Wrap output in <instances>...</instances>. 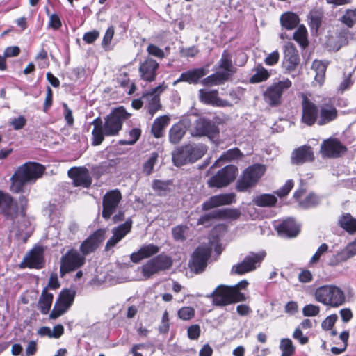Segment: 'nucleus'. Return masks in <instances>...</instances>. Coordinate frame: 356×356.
<instances>
[{"instance_id": "nucleus-8", "label": "nucleus", "mask_w": 356, "mask_h": 356, "mask_svg": "<svg viewBox=\"0 0 356 356\" xmlns=\"http://www.w3.org/2000/svg\"><path fill=\"white\" fill-rule=\"evenodd\" d=\"M266 254L264 251L259 252H250L245 257L243 260L234 265L231 270L232 274L243 275L245 273L254 270L260 266L261 261L265 258Z\"/></svg>"}, {"instance_id": "nucleus-14", "label": "nucleus", "mask_w": 356, "mask_h": 356, "mask_svg": "<svg viewBox=\"0 0 356 356\" xmlns=\"http://www.w3.org/2000/svg\"><path fill=\"white\" fill-rule=\"evenodd\" d=\"M44 252V249L42 246H35L26 254L20 264V267L35 269L42 268L45 264Z\"/></svg>"}, {"instance_id": "nucleus-32", "label": "nucleus", "mask_w": 356, "mask_h": 356, "mask_svg": "<svg viewBox=\"0 0 356 356\" xmlns=\"http://www.w3.org/2000/svg\"><path fill=\"white\" fill-rule=\"evenodd\" d=\"M53 299V293L48 292L47 288H44L38 302V307L42 314H47L49 312Z\"/></svg>"}, {"instance_id": "nucleus-39", "label": "nucleus", "mask_w": 356, "mask_h": 356, "mask_svg": "<svg viewBox=\"0 0 356 356\" xmlns=\"http://www.w3.org/2000/svg\"><path fill=\"white\" fill-rule=\"evenodd\" d=\"M186 128L181 122L174 124L169 131V140L172 143H179L184 134Z\"/></svg>"}, {"instance_id": "nucleus-13", "label": "nucleus", "mask_w": 356, "mask_h": 356, "mask_svg": "<svg viewBox=\"0 0 356 356\" xmlns=\"http://www.w3.org/2000/svg\"><path fill=\"white\" fill-rule=\"evenodd\" d=\"M219 132L218 127L213 122L204 118H198L191 129L193 136H207L214 138Z\"/></svg>"}, {"instance_id": "nucleus-23", "label": "nucleus", "mask_w": 356, "mask_h": 356, "mask_svg": "<svg viewBox=\"0 0 356 356\" xmlns=\"http://www.w3.org/2000/svg\"><path fill=\"white\" fill-rule=\"evenodd\" d=\"M346 151V147L336 138H329L321 145V153L327 157H338Z\"/></svg>"}, {"instance_id": "nucleus-49", "label": "nucleus", "mask_w": 356, "mask_h": 356, "mask_svg": "<svg viewBox=\"0 0 356 356\" xmlns=\"http://www.w3.org/2000/svg\"><path fill=\"white\" fill-rule=\"evenodd\" d=\"M171 182L161 180H154L152 183L153 189L159 195H164L170 191Z\"/></svg>"}, {"instance_id": "nucleus-62", "label": "nucleus", "mask_w": 356, "mask_h": 356, "mask_svg": "<svg viewBox=\"0 0 356 356\" xmlns=\"http://www.w3.org/2000/svg\"><path fill=\"white\" fill-rule=\"evenodd\" d=\"M293 186V181L291 179L287 180L285 184L277 191L275 193L280 197H284L289 194Z\"/></svg>"}, {"instance_id": "nucleus-63", "label": "nucleus", "mask_w": 356, "mask_h": 356, "mask_svg": "<svg viewBox=\"0 0 356 356\" xmlns=\"http://www.w3.org/2000/svg\"><path fill=\"white\" fill-rule=\"evenodd\" d=\"M26 119L24 116L20 115L17 118H13L10 121V124L15 130H19L26 125Z\"/></svg>"}, {"instance_id": "nucleus-11", "label": "nucleus", "mask_w": 356, "mask_h": 356, "mask_svg": "<svg viewBox=\"0 0 356 356\" xmlns=\"http://www.w3.org/2000/svg\"><path fill=\"white\" fill-rule=\"evenodd\" d=\"M84 263V256L76 250H70L60 259V276L63 277L66 273L81 267Z\"/></svg>"}, {"instance_id": "nucleus-18", "label": "nucleus", "mask_w": 356, "mask_h": 356, "mask_svg": "<svg viewBox=\"0 0 356 356\" xmlns=\"http://www.w3.org/2000/svg\"><path fill=\"white\" fill-rule=\"evenodd\" d=\"M302 122L303 123L312 126L318 121L319 113L318 107L305 95H302Z\"/></svg>"}, {"instance_id": "nucleus-44", "label": "nucleus", "mask_w": 356, "mask_h": 356, "mask_svg": "<svg viewBox=\"0 0 356 356\" xmlns=\"http://www.w3.org/2000/svg\"><path fill=\"white\" fill-rule=\"evenodd\" d=\"M254 74L251 76L250 81L252 83L264 81L268 79L270 74L262 65L257 66L254 70Z\"/></svg>"}, {"instance_id": "nucleus-36", "label": "nucleus", "mask_w": 356, "mask_h": 356, "mask_svg": "<svg viewBox=\"0 0 356 356\" xmlns=\"http://www.w3.org/2000/svg\"><path fill=\"white\" fill-rule=\"evenodd\" d=\"M280 22L283 27L288 30L295 29L300 22L298 16L292 12H286L281 15Z\"/></svg>"}, {"instance_id": "nucleus-35", "label": "nucleus", "mask_w": 356, "mask_h": 356, "mask_svg": "<svg viewBox=\"0 0 356 356\" xmlns=\"http://www.w3.org/2000/svg\"><path fill=\"white\" fill-rule=\"evenodd\" d=\"M218 69L222 70L220 72L227 74L228 79L235 72V68L232 65L231 57L226 51L223 52L218 62Z\"/></svg>"}, {"instance_id": "nucleus-9", "label": "nucleus", "mask_w": 356, "mask_h": 356, "mask_svg": "<svg viewBox=\"0 0 356 356\" xmlns=\"http://www.w3.org/2000/svg\"><path fill=\"white\" fill-rule=\"evenodd\" d=\"M291 86L292 83L289 79H283L273 83L264 92V101L272 106L280 105L282 102V94Z\"/></svg>"}, {"instance_id": "nucleus-15", "label": "nucleus", "mask_w": 356, "mask_h": 356, "mask_svg": "<svg viewBox=\"0 0 356 356\" xmlns=\"http://www.w3.org/2000/svg\"><path fill=\"white\" fill-rule=\"evenodd\" d=\"M211 253V248L208 245H201L197 248L192 255L190 267L196 273L202 272L207 266L208 259Z\"/></svg>"}, {"instance_id": "nucleus-47", "label": "nucleus", "mask_w": 356, "mask_h": 356, "mask_svg": "<svg viewBox=\"0 0 356 356\" xmlns=\"http://www.w3.org/2000/svg\"><path fill=\"white\" fill-rule=\"evenodd\" d=\"M75 294L74 290L65 289L60 292L57 300L70 308L74 302Z\"/></svg>"}, {"instance_id": "nucleus-50", "label": "nucleus", "mask_w": 356, "mask_h": 356, "mask_svg": "<svg viewBox=\"0 0 356 356\" xmlns=\"http://www.w3.org/2000/svg\"><path fill=\"white\" fill-rule=\"evenodd\" d=\"M353 256L345 247L343 249L339 251L335 255L332 257L333 259L330 261L332 266L337 265L341 262L346 261L348 259L352 258Z\"/></svg>"}, {"instance_id": "nucleus-40", "label": "nucleus", "mask_w": 356, "mask_h": 356, "mask_svg": "<svg viewBox=\"0 0 356 356\" xmlns=\"http://www.w3.org/2000/svg\"><path fill=\"white\" fill-rule=\"evenodd\" d=\"M327 63L315 60L312 63V69L316 72L315 81L322 86L325 80V74Z\"/></svg>"}, {"instance_id": "nucleus-48", "label": "nucleus", "mask_w": 356, "mask_h": 356, "mask_svg": "<svg viewBox=\"0 0 356 356\" xmlns=\"http://www.w3.org/2000/svg\"><path fill=\"white\" fill-rule=\"evenodd\" d=\"M307 31L304 26H300L293 33V39L302 47H305L308 44Z\"/></svg>"}, {"instance_id": "nucleus-45", "label": "nucleus", "mask_w": 356, "mask_h": 356, "mask_svg": "<svg viewBox=\"0 0 356 356\" xmlns=\"http://www.w3.org/2000/svg\"><path fill=\"white\" fill-rule=\"evenodd\" d=\"M241 156V153L238 148L229 149L223 154H222L218 160L216 161L213 167H218L220 165V163H221L222 161H229L233 159H238Z\"/></svg>"}, {"instance_id": "nucleus-52", "label": "nucleus", "mask_w": 356, "mask_h": 356, "mask_svg": "<svg viewBox=\"0 0 356 356\" xmlns=\"http://www.w3.org/2000/svg\"><path fill=\"white\" fill-rule=\"evenodd\" d=\"M70 308L56 300L54 308L49 314V318L56 319L64 314Z\"/></svg>"}, {"instance_id": "nucleus-12", "label": "nucleus", "mask_w": 356, "mask_h": 356, "mask_svg": "<svg viewBox=\"0 0 356 356\" xmlns=\"http://www.w3.org/2000/svg\"><path fill=\"white\" fill-rule=\"evenodd\" d=\"M237 172L238 168L235 165H227L211 177L208 180L207 184L211 188L225 187L235 179Z\"/></svg>"}, {"instance_id": "nucleus-3", "label": "nucleus", "mask_w": 356, "mask_h": 356, "mask_svg": "<svg viewBox=\"0 0 356 356\" xmlns=\"http://www.w3.org/2000/svg\"><path fill=\"white\" fill-rule=\"evenodd\" d=\"M248 284L246 280H243L234 286H218L211 295L213 297V303L217 306H226L245 301V296L241 290L246 289Z\"/></svg>"}, {"instance_id": "nucleus-17", "label": "nucleus", "mask_w": 356, "mask_h": 356, "mask_svg": "<svg viewBox=\"0 0 356 356\" xmlns=\"http://www.w3.org/2000/svg\"><path fill=\"white\" fill-rule=\"evenodd\" d=\"M159 67V63L150 57H147L140 63L138 71L140 77L147 82H152L156 79L157 71Z\"/></svg>"}, {"instance_id": "nucleus-33", "label": "nucleus", "mask_w": 356, "mask_h": 356, "mask_svg": "<svg viewBox=\"0 0 356 356\" xmlns=\"http://www.w3.org/2000/svg\"><path fill=\"white\" fill-rule=\"evenodd\" d=\"M186 145L177 149L172 153V161L175 165L181 166L191 162Z\"/></svg>"}, {"instance_id": "nucleus-54", "label": "nucleus", "mask_w": 356, "mask_h": 356, "mask_svg": "<svg viewBox=\"0 0 356 356\" xmlns=\"http://www.w3.org/2000/svg\"><path fill=\"white\" fill-rule=\"evenodd\" d=\"M320 203V197L314 194L309 193L303 200L300 202V206L303 208H310L318 205Z\"/></svg>"}, {"instance_id": "nucleus-27", "label": "nucleus", "mask_w": 356, "mask_h": 356, "mask_svg": "<svg viewBox=\"0 0 356 356\" xmlns=\"http://www.w3.org/2000/svg\"><path fill=\"white\" fill-rule=\"evenodd\" d=\"M207 73L208 70L204 67L195 68L181 73L174 84L180 81H185L188 83H197L199 80L207 74Z\"/></svg>"}, {"instance_id": "nucleus-58", "label": "nucleus", "mask_w": 356, "mask_h": 356, "mask_svg": "<svg viewBox=\"0 0 356 356\" xmlns=\"http://www.w3.org/2000/svg\"><path fill=\"white\" fill-rule=\"evenodd\" d=\"M320 308L317 305L309 304L302 309V314L305 316H315L319 314Z\"/></svg>"}, {"instance_id": "nucleus-21", "label": "nucleus", "mask_w": 356, "mask_h": 356, "mask_svg": "<svg viewBox=\"0 0 356 356\" xmlns=\"http://www.w3.org/2000/svg\"><path fill=\"white\" fill-rule=\"evenodd\" d=\"M69 177L72 179L74 186L88 188L92 183L89 171L84 167L72 168L68 170Z\"/></svg>"}, {"instance_id": "nucleus-61", "label": "nucleus", "mask_w": 356, "mask_h": 356, "mask_svg": "<svg viewBox=\"0 0 356 356\" xmlns=\"http://www.w3.org/2000/svg\"><path fill=\"white\" fill-rule=\"evenodd\" d=\"M338 318V316L337 314H332L328 316L323 322L321 324L322 328L325 330H330L333 325H334L335 322L337 321Z\"/></svg>"}, {"instance_id": "nucleus-51", "label": "nucleus", "mask_w": 356, "mask_h": 356, "mask_svg": "<svg viewBox=\"0 0 356 356\" xmlns=\"http://www.w3.org/2000/svg\"><path fill=\"white\" fill-rule=\"evenodd\" d=\"M280 349L282 351L281 356H292L295 351L292 341L288 338L280 341Z\"/></svg>"}, {"instance_id": "nucleus-37", "label": "nucleus", "mask_w": 356, "mask_h": 356, "mask_svg": "<svg viewBox=\"0 0 356 356\" xmlns=\"http://www.w3.org/2000/svg\"><path fill=\"white\" fill-rule=\"evenodd\" d=\"M188 149L190 159L191 162L194 163L198 159H201L206 153L207 149L204 145L202 144H188L186 145Z\"/></svg>"}, {"instance_id": "nucleus-28", "label": "nucleus", "mask_w": 356, "mask_h": 356, "mask_svg": "<svg viewBox=\"0 0 356 356\" xmlns=\"http://www.w3.org/2000/svg\"><path fill=\"white\" fill-rule=\"evenodd\" d=\"M277 230L280 236L292 238L298 234L300 227L293 219L288 218L277 226Z\"/></svg>"}, {"instance_id": "nucleus-55", "label": "nucleus", "mask_w": 356, "mask_h": 356, "mask_svg": "<svg viewBox=\"0 0 356 356\" xmlns=\"http://www.w3.org/2000/svg\"><path fill=\"white\" fill-rule=\"evenodd\" d=\"M188 229L186 225H177L172 228V233L175 241H183L186 239L185 233Z\"/></svg>"}, {"instance_id": "nucleus-6", "label": "nucleus", "mask_w": 356, "mask_h": 356, "mask_svg": "<svg viewBox=\"0 0 356 356\" xmlns=\"http://www.w3.org/2000/svg\"><path fill=\"white\" fill-rule=\"evenodd\" d=\"M266 172V167L261 164H254L248 167L236 183V190L245 192L255 186Z\"/></svg>"}, {"instance_id": "nucleus-1", "label": "nucleus", "mask_w": 356, "mask_h": 356, "mask_svg": "<svg viewBox=\"0 0 356 356\" xmlns=\"http://www.w3.org/2000/svg\"><path fill=\"white\" fill-rule=\"evenodd\" d=\"M28 199L24 195L19 197L18 203L11 195L0 191V213L10 225V232L21 235L29 225L26 214Z\"/></svg>"}, {"instance_id": "nucleus-43", "label": "nucleus", "mask_w": 356, "mask_h": 356, "mask_svg": "<svg viewBox=\"0 0 356 356\" xmlns=\"http://www.w3.org/2000/svg\"><path fill=\"white\" fill-rule=\"evenodd\" d=\"M225 211L216 210L202 216L197 222V225H202L205 227H209L211 224V221L215 218H220L224 215Z\"/></svg>"}, {"instance_id": "nucleus-10", "label": "nucleus", "mask_w": 356, "mask_h": 356, "mask_svg": "<svg viewBox=\"0 0 356 356\" xmlns=\"http://www.w3.org/2000/svg\"><path fill=\"white\" fill-rule=\"evenodd\" d=\"M122 196L118 189L111 190L105 193L102 198V217L110 219L120 207Z\"/></svg>"}, {"instance_id": "nucleus-46", "label": "nucleus", "mask_w": 356, "mask_h": 356, "mask_svg": "<svg viewBox=\"0 0 356 356\" xmlns=\"http://www.w3.org/2000/svg\"><path fill=\"white\" fill-rule=\"evenodd\" d=\"M159 154L154 152L150 154L149 158L143 165V172L146 175H149L154 172V167L158 161Z\"/></svg>"}, {"instance_id": "nucleus-24", "label": "nucleus", "mask_w": 356, "mask_h": 356, "mask_svg": "<svg viewBox=\"0 0 356 356\" xmlns=\"http://www.w3.org/2000/svg\"><path fill=\"white\" fill-rule=\"evenodd\" d=\"M132 222L131 220H127L125 222L114 227L112 229L113 236L107 241L105 250L106 251L110 250L117 243H118L128 233L130 232L131 229Z\"/></svg>"}, {"instance_id": "nucleus-60", "label": "nucleus", "mask_w": 356, "mask_h": 356, "mask_svg": "<svg viewBox=\"0 0 356 356\" xmlns=\"http://www.w3.org/2000/svg\"><path fill=\"white\" fill-rule=\"evenodd\" d=\"M147 51L149 54L159 58H163L165 57L164 51L154 44H149L147 48Z\"/></svg>"}, {"instance_id": "nucleus-25", "label": "nucleus", "mask_w": 356, "mask_h": 356, "mask_svg": "<svg viewBox=\"0 0 356 356\" xmlns=\"http://www.w3.org/2000/svg\"><path fill=\"white\" fill-rule=\"evenodd\" d=\"M314 160L312 148L308 145H302L295 149L291 156V161L294 165H302L305 163L312 162Z\"/></svg>"}, {"instance_id": "nucleus-16", "label": "nucleus", "mask_w": 356, "mask_h": 356, "mask_svg": "<svg viewBox=\"0 0 356 356\" xmlns=\"http://www.w3.org/2000/svg\"><path fill=\"white\" fill-rule=\"evenodd\" d=\"M165 88V87L163 86V84H161L143 95V99L147 103L145 108L150 118H152L154 115L161 108L159 95Z\"/></svg>"}, {"instance_id": "nucleus-4", "label": "nucleus", "mask_w": 356, "mask_h": 356, "mask_svg": "<svg viewBox=\"0 0 356 356\" xmlns=\"http://www.w3.org/2000/svg\"><path fill=\"white\" fill-rule=\"evenodd\" d=\"M44 171V168L37 163H26L16 170L11 177L10 190L18 193L28 183H33L40 178Z\"/></svg>"}, {"instance_id": "nucleus-19", "label": "nucleus", "mask_w": 356, "mask_h": 356, "mask_svg": "<svg viewBox=\"0 0 356 356\" xmlns=\"http://www.w3.org/2000/svg\"><path fill=\"white\" fill-rule=\"evenodd\" d=\"M199 99L206 104L218 107L232 106V104L227 100L222 99L218 97L217 90L200 89L199 90Z\"/></svg>"}, {"instance_id": "nucleus-22", "label": "nucleus", "mask_w": 356, "mask_h": 356, "mask_svg": "<svg viewBox=\"0 0 356 356\" xmlns=\"http://www.w3.org/2000/svg\"><path fill=\"white\" fill-rule=\"evenodd\" d=\"M318 125H325L334 120L338 115V112L335 106L330 103V99H325L324 102L320 106Z\"/></svg>"}, {"instance_id": "nucleus-56", "label": "nucleus", "mask_w": 356, "mask_h": 356, "mask_svg": "<svg viewBox=\"0 0 356 356\" xmlns=\"http://www.w3.org/2000/svg\"><path fill=\"white\" fill-rule=\"evenodd\" d=\"M141 135V130L138 128H134L129 132V139L121 140L120 142L122 145H134L139 139Z\"/></svg>"}, {"instance_id": "nucleus-29", "label": "nucleus", "mask_w": 356, "mask_h": 356, "mask_svg": "<svg viewBox=\"0 0 356 356\" xmlns=\"http://www.w3.org/2000/svg\"><path fill=\"white\" fill-rule=\"evenodd\" d=\"M159 251V248L156 245L152 243L143 245L137 252H133L131 254L130 259L132 262L138 263L143 259L150 257L157 254Z\"/></svg>"}, {"instance_id": "nucleus-2", "label": "nucleus", "mask_w": 356, "mask_h": 356, "mask_svg": "<svg viewBox=\"0 0 356 356\" xmlns=\"http://www.w3.org/2000/svg\"><path fill=\"white\" fill-rule=\"evenodd\" d=\"M129 114L123 107L117 108L111 111L104 119V123L100 118H95L92 124V144L95 146L100 145L104 136H114L122 129L123 122L129 118Z\"/></svg>"}, {"instance_id": "nucleus-42", "label": "nucleus", "mask_w": 356, "mask_h": 356, "mask_svg": "<svg viewBox=\"0 0 356 356\" xmlns=\"http://www.w3.org/2000/svg\"><path fill=\"white\" fill-rule=\"evenodd\" d=\"M253 202L259 207H272L277 202V198L271 194H262L254 197Z\"/></svg>"}, {"instance_id": "nucleus-53", "label": "nucleus", "mask_w": 356, "mask_h": 356, "mask_svg": "<svg viewBox=\"0 0 356 356\" xmlns=\"http://www.w3.org/2000/svg\"><path fill=\"white\" fill-rule=\"evenodd\" d=\"M341 21L347 26L351 28L356 24V8L346 10L341 17Z\"/></svg>"}, {"instance_id": "nucleus-57", "label": "nucleus", "mask_w": 356, "mask_h": 356, "mask_svg": "<svg viewBox=\"0 0 356 356\" xmlns=\"http://www.w3.org/2000/svg\"><path fill=\"white\" fill-rule=\"evenodd\" d=\"M195 315V310L191 307H184L178 311L179 317L184 321L190 320Z\"/></svg>"}, {"instance_id": "nucleus-64", "label": "nucleus", "mask_w": 356, "mask_h": 356, "mask_svg": "<svg viewBox=\"0 0 356 356\" xmlns=\"http://www.w3.org/2000/svg\"><path fill=\"white\" fill-rule=\"evenodd\" d=\"M188 337L190 339L196 340L200 335V327L197 325H192L187 330Z\"/></svg>"}, {"instance_id": "nucleus-38", "label": "nucleus", "mask_w": 356, "mask_h": 356, "mask_svg": "<svg viewBox=\"0 0 356 356\" xmlns=\"http://www.w3.org/2000/svg\"><path fill=\"white\" fill-rule=\"evenodd\" d=\"M229 79L227 75L218 71L202 80L201 83L205 86H211L223 84Z\"/></svg>"}, {"instance_id": "nucleus-31", "label": "nucleus", "mask_w": 356, "mask_h": 356, "mask_svg": "<svg viewBox=\"0 0 356 356\" xmlns=\"http://www.w3.org/2000/svg\"><path fill=\"white\" fill-rule=\"evenodd\" d=\"M338 225L349 234H356V218L349 213H343L339 217Z\"/></svg>"}, {"instance_id": "nucleus-7", "label": "nucleus", "mask_w": 356, "mask_h": 356, "mask_svg": "<svg viewBox=\"0 0 356 356\" xmlns=\"http://www.w3.org/2000/svg\"><path fill=\"white\" fill-rule=\"evenodd\" d=\"M172 264L170 257L164 254H159L148 260L141 266V273L145 279H149L160 271L170 268Z\"/></svg>"}, {"instance_id": "nucleus-26", "label": "nucleus", "mask_w": 356, "mask_h": 356, "mask_svg": "<svg viewBox=\"0 0 356 356\" xmlns=\"http://www.w3.org/2000/svg\"><path fill=\"white\" fill-rule=\"evenodd\" d=\"M234 201L235 195L234 193L213 195L202 204V210L207 211L218 207L230 204Z\"/></svg>"}, {"instance_id": "nucleus-59", "label": "nucleus", "mask_w": 356, "mask_h": 356, "mask_svg": "<svg viewBox=\"0 0 356 356\" xmlns=\"http://www.w3.org/2000/svg\"><path fill=\"white\" fill-rule=\"evenodd\" d=\"M328 245L326 244V243H322L319 248H318V250H316V252H315V254L313 255V257H312L311 260H310V263L314 264H316L321 255H323L324 253H325L326 252H327L328 250Z\"/></svg>"}, {"instance_id": "nucleus-5", "label": "nucleus", "mask_w": 356, "mask_h": 356, "mask_svg": "<svg viewBox=\"0 0 356 356\" xmlns=\"http://www.w3.org/2000/svg\"><path fill=\"white\" fill-rule=\"evenodd\" d=\"M316 301L332 307L342 305L345 302V294L339 287L334 285H324L318 287L314 292Z\"/></svg>"}, {"instance_id": "nucleus-20", "label": "nucleus", "mask_w": 356, "mask_h": 356, "mask_svg": "<svg viewBox=\"0 0 356 356\" xmlns=\"http://www.w3.org/2000/svg\"><path fill=\"white\" fill-rule=\"evenodd\" d=\"M106 232V229H99L81 243L80 250L83 254V256L94 252L97 248L100 243L104 239Z\"/></svg>"}, {"instance_id": "nucleus-41", "label": "nucleus", "mask_w": 356, "mask_h": 356, "mask_svg": "<svg viewBox=\"0 0 356 356\" xmlns=\"http://www.w3.org/2000/svg\"><path fill=\"white\" fill-rule=\"evenodd\" d=\"M323 16V11L320 9H313L309 12L307 17L312 29L318 31L321 25Z\"/></svg>"}, {"instance_id": "nucleus-30", "label": "nucleus", "mask_w": 356, "mask_h": 356, "mask_svg": "<svg viewBox=\"0 0 356 356\" xmlns=\"http://www.w3.org/2000/svg\"><path fill=\"white\" fill-rule=\"evenodd\" d=\"M284 60L288 70H293L299 63V55L293 44H288L284 49Z\"/></svg>"}, {"instance_id": "nucleus-34", "label": "nucleus", "mask_w": 356, "mask_h": 356, "mask_svg": "<svg viewBox=\"0 0 356 356\" xmlns=\"http://www.w3.org/2000/svg\"><path fill=\"white\" fill-rule=\"evenodd\" d=\"M170 118L168 115L160 116L155 119L152 127V133L156 138L163 136L164 129L168 125Z\"/></svg>"}]
</instances>
